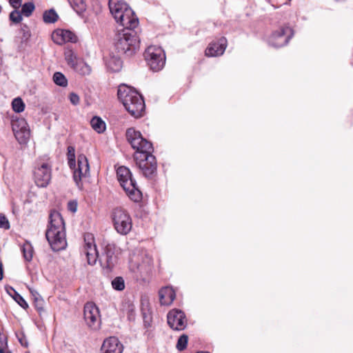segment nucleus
I'll list each match as a JSON object with an SVG mask.
<instances>
[{
  "label": "nucleus",
  "mask_w": 353,
  "mask_h": 353,
  "mask_svg": "<svg viewBox=\"0 0 353 353\" xmlns=\"http://www.w3.org/2000/svg\"><path fill=\"white\" fill-rule=\"evenodd\" d=\"M112 288L116 290H123L125 288V283L123 279L121 276L116 277L112 281Z\"/></svg>",
  "instance_id": "72a5a7b5"
},
{
  "label": "nucleus",
  "mask_w": 353,
  "mask_h": 353,
  "mask_svg": "<svg viewBox=\"0 0 353 353\" xmlns=\"http://www.w3.org/2000/svg\"><path fill=\"white\" fill-rule=\"evenodd\" d=\"M13 132H29L30 128L27 121L24 119H19L12 121Z\"/></svg>",
  "instance_id": "412c9836"
},
{
  "label": "nucleus",
  "mask_w": 353,
  "mask_h": 353,
  "mask_svg": "<svg viewBox=\"0 0 353 353\" xmlns=\"http://www.w3.org/2000/svg\"><path fill=\"white\" fill-rule=\"evenodd\" d=\"M139 41L133 30H123L115 38V47L119 52L132 55L139 48Z\"/></svg>",
  "instance_id": "39448f33"
},
{
  "label": "nucleus",
  "mask_w": 353,
  "mask_h": 353,
  "mask_svg": "<svg viewBox=\"0 0 353 353\" xmlns=\"http://www.w3.org/2000/svg\"><path fill=\"white\" fill-rule=\"evenodd\" d=\"M117 176L120 185L123 188L128 197L134 202L142 199V193L137 186L136 181L132 179L130 169L125 166H120L117 170Z\"/></svg>",
  "instance_id": "20e7f679"
},
{
  "label": "nucleus",
  "mask_w": 353,
  "mask_h": 353,
  "mask_svg": "<svg viewBox=\"0 0 353 353\" xmlns=\"http://www.w3.org/2000/svg\"><path fill=\"white\" fill-rule=\"evenodd\" d=\"M227 41L223 37L218 42L211 43L205 50V55L208 57H216L223 54L226 48Z\"/></svg>",
  "instance_id": "6ab92c4d"
},
{
  "label": "nucleus",
  "mask_w": 353,
  "mask_h": 353,
  "mask_svg": "<svg viewBox=\"0 0 353 353\" xmlns=\"http://www.w3.org/2000/svg\"><path fill=\"white\" fill-rule=\"evenodd\" d=\"M3 277V265H2V263L0 262V281L2 280Z\"/></svg>",
  "instance_id": "49530a36"
},
{
  "label": "nucleus",
  "mask_w": 353,
  "mask_h": 353,
  "mask_svg": "<svg viewBox=\"0 0 353 353\" xmlns=\"http://www.w3.org/2000/svg\"><path fill=\"white\" fill-rule=\"evenodd\" d=\"M196 353H210L208 352H196Z\"/></svg>",
  "instance_id": "8fccbe9b"
},
{
  "label": "nucleus",
  "mask_w": 353,
  "mask_h": 353,
  "mask_svg": "<svg viewBox=\"0 0 353 353\" xmlns=\"http://www.w3.org/2000/svg\"><path fill=\"white\" fill-rule=\"evenodd\" d=\"M67 157L70 168L75 167V149L73 146L68 147Z\"/></svg>",
  "instance_id": "2f4dec72"
},
{
  "label": "nucleus",
  "mask_w": 353,
  "mask_h": 353,
  "mask_svg": "<svg viewBox=\"0 0 353 353\" xmlns=\"http://www.w3.org/2000/svg\"><path fill=\"white\" fill-rule=\"evenodd\" d=\"M69 99L70 103L74 105H78L80 102L79 97L74 92H71L70 94Z\"/></svg>",
  "instance_id": "ea45409f"
},
{
  "label": "nucleus",
  "mask_w": 353,
  "mask_h": 353,
  "mask_svg": "<svg viewBox=\"0 0 353 353\" xmlns=\"http://www.w3.org/2000/svg\"><path fill=\"white\" fill-rule=\"evenodd\" d=\"M112 219L115 230L118 233L125 235L128 234L132 227L130 214L122 208H116L113 211Z\"/></svg>",
  "instance_id": "6e6552de"
},
{
  "label": "nucleus",
  "mask_w": 353,
  "mask_h": 353,
  "mask_svg": "<svg viewBox=\"0 0 353 353\" xmlns=\"http://www.w3.org/2000/svg\"><path fill=\"white\" fill-rule=\"evenodd\" d=\"M19 341L20 343L21 344V345H23L24 347H27L28 346V343H27L26 339H19Z\"/></svg>",
  "instance_id": "a18cd8bd"
},
{
  "label": "nucleus",
  "mask_w": 353,
  "mask_h": 353,
  "mask_svg": "<svg viewBox=\"0 0 353 353\" xmlns=\"http://www.w3.org/2000/svg\"><path fill=\"white\" fill-rule=\"evenodd\" d=\"M52 39L55 43L63 45L67 42L74 43L77 41V38L76 35L70 30L58 29L52 32Z\"/></svg>",
  "instance_id": "f3484780"
},
{
  "label": "nucleus",
  "mask_w": 353,
  "mask_h": 353,
  "mask_svg": "<svg viewBox=\"0 0 353 353\" xmlns=\"http://www.w3.org/2000/svg\"><path fill=\"white\" fill-rule=\"evenodd\" d=\"M127 139L135 153H144V154L152 153V144L141 134H127Z\"/></svg>",
  "instance_id": "9d476101"
},
{
  "label": "nucleus",
  "mask_w": 353,
  "mask_h": 353,
  "mask_svg": "<svg viewBox=\"0 0 353 353\" xmlns=\"http://www.w3.org/2000/svg\"><path fill=\"white\" fill-rule=\"evenodd\" d=\"M54 82L59 86L66 87L68 85V80L65 77L59 72H57L53 75Z\"/></svg>",
  "instance_id": "c756f323"
},
{
  "label": "nucleus",
  "mask_w": 353,
  "mask_h": 353,
  "mask_svg": "<svg viewBox=\"0 0 353 353\" xmlns=\"http://www.w3.org/2000/svg\"><path fill=\"white\" fill-rule=\"evenodd\" d=\"M101 265L103 268L111 269L117 261V257L114 254V248L113 245H107L104 252L99 258Z\"/></svg>",
  "instance_id": "dca6fc26"
},
{
  "label": "nucleus",
  "mask_w": 353,
  "mask_h": 353,
  "mask_svg": "<svg viewBox=\"0 0 353 353\" xmlns=\"http://www.w3.org/2000/svg\"><path fill=\"white\" fill-rule=\"evenodd\" d=\"M123 345L116 337H109L104 340L101 353H122Z\"/></svg>",
  "instance_id": "a211bd4d"
},
{
  "label": "nucleus",
  "mask_w": 353,
  "mask_h": 353,
  "mask_svg": "<svg viewBox=\"0 0 353 353\" xmlns=\"http://www.w3.org/2000/svg\"><path fill=\"white\" fill-rule=\"evenodd\" d=\"M70 3L74 10L79 15L83 14V13L86 10V0H71L70 1Z\"/></svg>",
  "instance_id": "393cba45"
},
{
  "label": "nucleus",
  "mask_w": 353,
  "mask_h": 353,
  "mask_svg": "<svg viewBox=\"0 0 353 353\" xmlns=\"http://www.w3.org/2000/svg\"><path fill=\"white\" fill-rule=\"evenodd\" d=\"M106 65L108 68L114 72H119L122 68V61L121 60L117 57H111L106 62Z\"/></svg>",
  "instance_id": "b1692460"
},
{
  "label": "nucleus",
  "mask_w": 353,
  "mask_h": 353,
  "mask_svg": "<svg viewBox=\"0 0 353 353\" xmlns=\"http://www.w3.org/2000/svg\"><path fill=\"white\" fill-rule=\"evenodd\" d=\"M9 292H10V294H13V291H12V290H10V289H9Z\"/></svg>",
  "instance_id": "09e8293b"
},
{
  "label": "nucleus",
  "mask_w": 353,
  "mask_h": 353,
  "mask_svg": "<svg viewBox=\"0 0 353 353\" xmlns=\"http://www.w3.org/2000/svg\"><path fill=\"white\" fill-rule=\"evenodd\" d=\"M52 178L51 165L47 162L39 163L34 170V182L38 187L46 188Z\"/></svg>",
  "instance_id": "1a4fd4ad"
},
{
  "label": "nucleus",
  "mask_w": 353,
  "mask_h": 353,
  "mask_svg": "<svg viewBox=\"0 0 353 353\" xmlns=\"http://www.w3.org/2000/svg\"><path fill=\"white\" fill-rule=\"evenodd\" d=\"M90 125L96 132H104L106 129L105 121L99 117L94 116L90 121Z\"/></svg>",
  "instance_id": "5701e85b"
},
{
  "label": "nucleus",
  "mask_w": 353,
  "mask_h": 353,
  "mask_svg": "<svg viewBox=\"0 0 353 353\" xmlns=\"http://www.w3.org/2000/svg\"><path fill=\"white\" fill-rule=\"evenodd\" d=\"M0 353H11V352L6 348H5L3 345L0 346Z\"/></svg>",
  "instance_id": "c03bdc74"
},
{
  "label": "nucleus",
  "mask_w": 353,
  "mask_h": 353,
  "mask_svg": "<svg viewBox=\"0 0 353 353\" xmlns=\"http://www.w3.org/2000/svg\"><path fill=\"white\" fill-rule=\"evenodd\" d=\"M68 207L70 211L73 212L77 211V204L75 203L70 202Z\"/></svg>",
  "instance_id": "37998d69"
},
{
  "label": "nucleus",
  "mask_w": 353,
  "mask_h": 353,
  "mask_svg": "<svg viewBox=\"0 0 353 353\" xmlns=\"http://www.w3.org/2000/svg\"><path fill=\"white\" fill-rule=\"evenodd\" d=\"M134 159L144 176L152 178L156 174L157 163L152 153H134Z\"/></svg>",
  "instance_id": "423d86ee"
},
{
  "label": "nucleus",
  "mask_w": 353,
  "mask_h": 353,
  "mask_svg": "<svg viewBox=\"0 0 353 353\" xmlns=\"http://www.w3.org/2000/svg\"><path fill=\"white\" fill-rule=\"evenodd\" d=\"M118 98L126 110L135 118L141 117L145 110V103L142 96L134 88L125 84L119 86Z\"/></svg>",
  "instance_id": "f03ea898"
},
{
  "label": "nucleus",
  "mask_w": 353,
  "mask_h": 353,
  "mask_svg": "<svg viewBox=\"0 0 353 353\" xmlns=\"http://www.w3.org/2000/svg\"><path fill=\"white\" fill-rule=\"evenodd\" d=\"M46 237L53 251L64 250L67 246L65 223L61 214L56 210L50 214Z\"/></svg>",
  "instance_id": "f257e3e1"
},
{
  "label": "nucleus",
  "mask_w": 353,
  "mask_h": 353,
  "mask_svg": "<svg viewBox=\"0 0 353 353\" xmlns=\"http://www.w3.org/2000/svg\"><path fill=\"white\" fill-rule=\"evenodd\" d=\"M0 228L4 229L10 228V223L5 215L0 214Z\"/></svg>",
  "instance_id": "58836bf2"
},
{
  "label": "nucleus",
  "mask_w": 353,
  "mask_h": 353,
  "mask_svg": "<svg viewBox=\"0 0 353 353\" xmlns=\"http://www.w3.org/2000/svg\"><path fill=\"white\" fill-rule=\"evenodd\" d=\"M21 251L26 261H30L33 256V247L30 242H25L21 246Z\"/></svg>",
  "instance_id": "a878e982"
},
{
  "label": "nucleus",
  "mask_w": 353,
  "mask_h": 353,
  "mask_svg": "<svg viewBox=\"0 0 353 353\" xmlns=\"http://www.w3.org/2000/svg\"><path fill=\"white\" fill-rule=\"evenodd\" d=\"M84 319L87 325L97 329L100 325V315L98 307L92 303H88L84 306Z\"/></svg>",
  "instance_id": "4468645a"
},
{
  "label": "nucleus",
  "mask_w": 353,
  "mask_h": 353,
  "mask_svg": "<svg viewBox=\"0 0 353 353\" xmlns=\"http://www.w3.org/2000/svg\"><path fill=\"white\" fill-rule=\"evenodd\" d=\"M21 12L17 10L12 11L10 14V19L14 23H19L22 20Z\"/></svg>",
  "instance_id": "4c0bfd02"
},
{
  "label": "nucleus",
  "mask_w": 353,
  "mask_h": 353,
  "mask_svg": "<svg viewBox=\"0 0 353 353\" xmlns=\"http://www.w3.org/2000/svg\"><path fill=\"white\" fill-rule=\"evenodd\" d=\"M12 109L15 112H22L25 109V104L19 97L15 98L12 102Z\"/></svg>",
  "instance_id": "7c9ffc66"
},
{
  "label": "nucleus",
  "mask_w": 353,
  "mask_h": 353,
  "mask_svg": "<svg viewBox=\"0 0 353 353\" xmlns=\"http://www.w3.org/2000/svg\"><path fill=\"white\" fill-rule=\"evenodd\" d=\"M5 289L6 292L21 306L26 309L28 307V303L11 286H6Z\"/></svg>",
  "instance_id": "4be33fe9"
},
{
  "label": "nucleus",
  "mask_w": 353,
  "mask_h": 353,
  "mask_svg": "<svg viewBox=\"0 0 353 353\" xmlns=\"http://www.w3.org/2000/svg\"><path fill=\"white\" fill-rule=\"evenodd\" d=\"M143 322L145 327H149L151 323V316L150 315L143 314Z\"/></svg>",
  "instance_id": "a19ab883"
},
{
  "label": "nucleus",
  "mask_w": 353,
  "mask_h": 353,
  "mask_svg": "<svg viewBox=\"0 0 353 353\" xmlns=\"http://www.w3.org/2000/svg\"><path fill=\"white\" fill-rule=\"evenodd\" d=\"M65 59L68 64L72 68H74L77 63H78L79 61L74 53L70 50L65 52Z\"/></svg>",
  "instance_id": "c85d7f7f"
},
{
  "label": "nucleus",
  "mask_w": 353,
  "mask_h": 353,
  "mask_svg": "<svg viewBox=\"0 0 353 353\" xmlns=\"http://www.w3.org/2000/svg\"><path fill=\"white\" fill-rule=\"evenodd\" d=\"M144 57L148 65L154 72L161 70L165 65V53L160 47L149 46L145 51Z\"/></svg>",
  "instance_id": "0eeeda50"
},
{
  "label": "nucleus",
  "mask_w": 353,
  "mask_h": 353,
  "mask_svg": "<svg viewBox=\"0 0 353 353\" xmlns=\"http://www.w3.org/2000/svg\"><path fill=\"white\" fill-rule=\"evenodd\" d=\"M85 244L83 248V252L86 256L88 263L93 265L96 263L99 258V253L96 245L94 242V238L92 234H88L84 238Z\"/></svg>",
  "instance_id": "2eb2a0df"
},
{
  "label": "nucleus",
  "mask_w": 353,
  "mask_h": 353,
  "mask_svg": "<svg viewBox=\"0 0 353 353\" xmlns=\"http://www.w3.org/2000/svg\"><path fill=\"white\" fill-rule=\"evenodd\" d=\"M35 6L33 3L28 2L22 6L21 13L26 17H29L34 10Z\"/></svg>",
  "instance_id": "473e14b6"
},
{
  "label": "nucleus",
  "mask_w": 353,
  "mask_h": 353,
  "mask_svg": "<svg viewBox=\"0 0 353 353\" xmlns=\"http://www.w3.org/2000/svg\"><path fill=\"white\" fill-rule=\"evenodd\" d=\"M14 135L21 145L26 144L30 138V134H14Z\"/></svg>",
  "instance_id": "e433bc0d"
},
{
  "label": "nucleus",
  "mask_w": 353,
  "mask_h": 353,
  "mask_svg": "<svg viewBox=\"0 0 353 353\" xmlns=\"http://www.w3.org/2000/svg\"><path fill=\"white\" fill-rule=\"evenodd\" d=\"M9 1H10V3L11 4V6L14 8H17L21 6V0H9Z\"/></svg>",
  "instance_id": "79ce46f5"
},
{
  "label": "nucleus",
  "mask_w": 353,
  "mask_h": 353,
  "mask_svg": "<svg viewBox=\"0 0 353 353\" xmlns=\"http://www.w3.org/2000/svg\"><path fill=\"white\" fill-rule=\"evenodd\" d=\"M73 170V179L77 185L81 188V181L84 178H86L90 173V167L88 159L83 154H80L78 157L77 165L70 168Z\"/></svg>",
  "instance_id": "9b49d317"
},
{
  "label": "nucleus",
  "mask_w": 353,
  "mask_h": 353,
  "mask_svg": "<svg viewBox=\"0 0 353 353\" xmlns=\"http://www.w3.org/2000/svg\"><path fill=\"white\" fill-rule=\"evenodd\" d=\"M59 16L53 9L46 10L43 14V19L46 23H53L57 21Z\"/></svg>",
  "instance_id": "cd10ccee"
},
{
  "label": "nucleus",
  "mask_w": 353,
  "mask_h": 353,
  "mask_svg": "<svg viewBox=\"0 0 353 353\" xmlns=\"http://www.w3.org/2000/svg\"><path fill=\"white\" fill-rule=\"evenodd\" d=\"M293 35L292 30L288 26H283L275 31L270 39V43L275 48L286 45Z\"/></svg>",
  "instance_id": "ddd939ff"
},
{
  "label": "nucleus",
  "mask_w": 353,
  "mask_h": 353,
  "mask_svg": "<svg viewBox=\"0 0 353 353\" xmlns=\"http://www.w3.org/2000/svg\"><path fill=\"white\" fill-rule=\"evenodd\" d=\"M31 292L32 294V296L34 297V303L36 308L37 309L38 311L43 310V299L39 296V294L37 292L34 293L32 291Z\"/></svg>",
  "instance_id": "c9c22d12"
},
{
  "label": "nucleus",
  "mask_w": 353,
  "mask_h": 353,
  "mask_svg": "<svg viewBox=\"0 0 353 353\" xmlns=\"http://www.w3.org/2000/svg\"><path fill=\"white\" fill-rule=\"evenodd\" d=\"M73 69L82 75H88L92 71L91 67L83 61H79Z\"/></svg>",
  "instance_id": "bb28decb"
},
{
  "label": "nucleus",
  "mask_w": 353,
  "mask_h": 353,
  "mask_svg": "<svg viewBox=\"0 0 353 353\" xmlns=\"http://www.w3.org/2000/svg\"><path fill=\"white\" fill-rule=\"evenodd\" d=\"M188 341V336L186 334L181 335L176 343V348L179 351H182L186 348L187 344Z\"/></svg>",
  "instance_id": "f704fd0d"
},
{
  "label": "nucleus",
  "mask_w": 353,
  "mask_h": 353,
  "mask_svg": "<svg viewBox=\"0 0 353 353\" xmlns=\"http://www.w3.org/2000/svg\"><path fill=\"white\" fill-rule=\"evenodd\" d=\"M167 319L169 326L174 330H183L188 324L185 313L177 309L170 310L167 315Z\"/></svg>",
  "instance_id": "f8f14e48"
},
{
  "label": "nucleus",
  "mask_w": 353,
  "mask_h": 353,
  "mask_svg": "<svg viewBox=\"0 0 353 353\" xmlns=\"http://www.w3.org/2000/svg\"><path fill=\"white\" fill-rule=\"evenodd\" d=\"M131 131H132V128H129L127 130L126 132L129 133V132H131Z\"/></svg>",
  "instance_id": "de8ad7c7"
},
{
  "label": "nucleus",
  "mask_w": 353,
  "mask_h": 353,
  "mask_svg": "<svg viewBox=\"0 0 353 353\" xmlns=\"http://www.w3.org/2000/svg\"><path fill=\"white\" fill-rule=\"evenodd\" d=\"M110 11L115 21L124 30H133L139 25V19L134 11L123 0H109Z\"/></svg>",
  "instance_id": "7ed1b4c3"
},
{
  "label": "nucleus",
  "mask_w": 353,
  "mask_h": 353,
  "mask_svg": "<svg viewBox=\"0 0 353 353\" xmlns=\"http://www.w3.org/2000/svg\"><path fill=\"white\" fill-rule=\"evenodd\" d=\"M159 298L161 305H169L175 299V292L170 287H165L159 290Z\"/></svg>",
  "instance_id": "aec40b11"
}]
</instances>
